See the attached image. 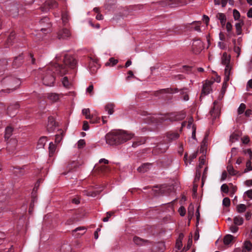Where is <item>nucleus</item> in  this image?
Segmentation results:
<instances>
[{"label":"nucleus","instance_id":"nucleus-1","mask_svg":"<svg viewBox=\"0 0 252 252\" xmlns=\"http://www.w3.org/2000/svg\"><path fill=\"white\" fill-rule=\"evenodd\" d=\"M134 134L126 131L118 130L110 132L105 136L106 142L110 145H119L131 139Z\"/></svg>","mask_w":252,"mask_h":252},{"label":"nucleus","instance_id":"nucleus-2","mask_svg":"<svg viewBox=\"0 0 252 252\" xmlns=\"http://www.w3.org/2000/svg\"><path fill=\"white\" fill-rule=\"evenodd\" d=\"M1 83L3 86L7 87L6 89L1 90V92L9 93L19 88L21 84V81L14 76L9 75L3 78Z\"/></svg>","mask_w":252,"mask_h":252},{"label":"nucleus","instance_id":"nucleus-3","mask_svg":"<svg viewBox=\"0 0 252 252\" xmlns=\"http://www.w3.org/2000/svg\"><path fill=\"white\" fill-rule=\"evenodd\" d=\"M76 64L77 61L73 57L66 54L64 56L63 65L56 64L55 65L56 67V70L59 72L61 75H63L67 72L66 67L73 69L76 67Z\"/></svg>","mask_w":252,"mask_h":252},{"label":"nucleus","instance_id":"nucleus-4","mask_svg":"<svg viewBox=\"0 0 252 252\" xmlns=\"http://www.w3.org/2000/svg\"><path fill=\"white\" fill-rule=\"evenodd\" d=\"M56 69L55 65L51 66L46 69L42 74V81L44 85L47 86L53 85L55 78L54 75V70Z\"/></svg>","mask_w":252,"mask_h":252},{"label":"nucleus","instance_id":"nucleus-5","mask_svg":"<svg viewBox=\"0 0 252 252\" xmlns=\"http://www.w3.org/2000/svg\"><path fill=\"white\" fill-rule=\"evenodd\" d=\"M180 94L181 95H182V97L183 99L185 101H188L189 99V90L188 88H184L180 90ZM160 92L161 93H167V94H173V93H176L179 92V90L178 88H166L164 89L160 90Z\"/></svg>","mask_w":252,"mask_h":252},{"label":"nucleus","instance_id":"nucleus-6","mask_svg":"<svg viewBox=\"0 0 252 252\" xmlns=\"http://www.w3.org/2000/svg\"><path fill=\"white\" fill-rule=\"evenodd\" d=\"M213 107L210 111V114L212 119L214 121L217 118H219L220 114V105L217 100L213 103Z\"/></svg>","mask_w":252,"mask_h":252},{"label":"nucleus","instance_id":"nucleus-7","mask_svg":"<svg viewBox=\"0 0 252 252\" xmlns=\"http://www.w3.org/2000/svg\"><path fill=\"white\" fill-rule=\"evenodd\" d=\"M169 148L168 143L165 141L158 143L156 147H155L152 151V152L155 155H158L160 154L164 153Z\"/></svg>","mask_w":252,"mask_h":252},{"label":"nucleus","instance_id":"nucleus-8","mask_svg":"<svg viewBox=\"0 0 252 252\" xmlns=\"http://www.w3.org/2000/svg\"><path fill=\"white\" fill-rule=\"evenodd\" d=\"M58 7V2L55 0H46L43 6L40 7V9L43 12H47L49 9H55Z\"/></svg>","mask_w":252,"mask_h":252},{"label":"nucleus","instance_id":"nucleus-9","mask_svg":"<svg viewBox=\"0 0 252 252\" xmlns=\"http://www.w3.org/2000/svg\"><path fill=\"white\" fill-rule=\"evenodd\" d=\"M214 81L206 80L203 84L201 95L200 97L201 98L206 95H208L212 91L211 86L213 84Z\"/></svg>","mask_w":252,"mask_h":252},{"label":"nucleus","instance_id":"nucleus-10","mask_svg":"<svg viewBox=\"0 0 252 252\" xmlns=\"http://www.w3.org/2000/svg\"><path fill=\"white\" fill-rule=\"evenodd\" d=\"M82 164L83 162H79L78 161H71L68 162L66 166L65 171L63 172L62 174L63 175H66L68 173L73 171L74 169L77 168V167L81 165Z\"/></svg>","mask_w":252,"mask_h":252},{"label":"nucleus","instance_id":"nucleus-11","mask_svg":"<svg viewBox=\"0 0 252 252\" xmlns=\"http://www.w3.org/2000/svg\"><path fill=\"white\" fill-rule=\"evenodd\" d=\"M41 26V31L43 32L49 31V29L51 26V23L49 22V19L47 17H45L39 21Z\"/></svg>","mask_w":252,"mask_h":252},{"label":"nucleus","instance_id":"nucleus-12","mask_svg":"<svg viewBox=\"0 0 252 252\" xmlns=\"http://www.w3.org/2000/svg\"><path fill=\"white\" fill-rule=\"evenodd\" d=\"M186 116V113L183 111H181L170 114L168 119H169L171 121H178L183 120Z\"/></svg>","mask_w":252,"mask_h":252},{"label":"nucleus","instance_id":"nucleus-13","mask_svg":"<svg viewBox=\"0 0 252 252\" xmlns=\"http://www.w3.org/2000/svg\"><path fill=\"white\" fill-rule=\"evenodd\" d=\"M203 48L202 43L200 40H194L192 43V49L195 54H197L200 52Z\"/></svg>","mask_w":252,"mask_h":252},{"label":"nucleus","instance_id":"nucleus-14","mask_svg":"<svg viewBox=\"0 0 252 252\" xmlns=\"http://www.w3.org/2000/svg\"><path fill=\"white\" fill-rule=\"evenodd\" d=\"M184 0H166L164 1L165 4L170 7H174L184 4Z\"/></svg>","mask_w":252,"mask_h":252},{"label":"nucleus","instance_id":"nucleus-15","mask_svg":"<svg viewBox=\"0 0 252 252\" xmlns=\"http://www.w3.org/2000/svg\"><path fill=\"white\" fill-rule=\"evenodd\" d=\"M19 108V104L17 103L10 105L7 108L8 114L10 117H14L16 113L17 110Z\"/></svg>","mask_w":252,"mask_h":252},{"label":"nucleus","instance_id":"nucleus-16","mask_svg":"<svg viewBox=\"0 0 252 252\" xmlns=\"http://www.w3.org/2000/svg\"><path fill=\"white\" fill-rule=\"evenodd\" d=\"M99 67V65L97 63V61L91 59L89 64L90 72L93 74L95 73Z\"/></svg>","mask_w":252,"mask_h":252},{"label":"nucleus","instance_id":"nucleus-17","mask_svg":"<svg viewBox=\"0 0 252 252\" xmlns=\"http://www.w3.org/2000/svg\"><path fill=\"white\" fill-rule=\"evenodd\" d=\"M18 141L16 139H10L7 143V149L9 152L13 153L17 146Z\"/></svg>","mask_w":252,"mask_h":252},{"label":"nucleus","instance_id":"nucleus-18","mask_svg":"<svg viewBox=\"0 0 252 252\" xmlns=\"http://www.w3.org/2000/svg\"><path fill=\"white\" fill-rule=\"evenodd\" d=\"M230 56L228 55L227 53H223L221 58V64L225 66L232 65V64L230 63Z\"/></svg>","mask_w":252,"mask_h":252},{"label":"nucleus","instance_id":"nucleus-19","mask_svg":"<svg viewBox=\"0 0 252 252\" xmlns=\"http://www.w3.org/2000/svg\"><path fill=\"white\" fill-rule=\"evenodd\" d=\"M71 34L69 31L66 28L63 29L59 31L58 33V37L59 39H64L70 36Z\"/></svg>","mask_w":252,"mask_h":252},{"label":"nucleus","instance_id":"nucleus-20","mask_svg":"<svg viewBox=\"0 0 252 252\" xmlns=\"http://www.w3.org/2000/svg\"><path fill=\"white\" fill-rule=\"evenodd\" d=\"M56 126L55 120L52 116L48 117V124L47 126V129L48 131L51 132L54 130V128Z\"/></svg>","mask_w":252,"mask_h":252},{"label":"nucleus","instance_id":"nucleus-21","mask_svg":"<svg viewBox=\"0 0 252 252\" xmlns=\"http://www.w3.org/2000/svg\"><path fill=\"white\" fill-rule=\"evenodd\" d=\"M233 65L225 66L224 72V79L226 81H229L230 80V76L233 73Z\"/></svg>","mask_w":252,"mask_h":252},{"label":"nucleus","instance_id":"nucleus-22","mask_svg":"<svg viewBox=\"0 0 252 252\" xmlns=\"http://www.w3.org/2000/svg\"><path fill=\"white\" fill-rule=\"evenodd\" d=\"M24 62V58L22 54L14 58L12 65L14 68H17L20 66Z\"/></svg>","mask_w":252,"mask_h":252},{"label":"nucleus","instance_id":"nucleus-23","mask_svg":"<svg viewBox=\"0 0 252 252\" xmlns=\"http://www.w3.org/2000/svg\"><path fill=\"white\" fill-rule=\"evenodd\" d=\"M179 136V134L175 132L170 131L166 133V138L169 142L177 139Z\"/></svg>","mask_w":252,"mask_h":252},{"label":"nucleus","instance_id":"nucleus-24","mask_svg":"<svg viewBox=\"0 0 252 252\" xmlns=\"http://www.w3.org/2000/svg\"><path fill=\"white\" fill-rule=\"evenodd\" d=\"M63 96V94H62L50 93L48 94L47 98L52 102H56Z\"/></svg>","mask_w":252,"mask_h":252},{"label":"nucleus","instance_id":"nucleus-25","mask_svg":"<svg viewBox=\"0 0 252 252\" xmlns=\"http://www.w3.org/2000/svg\"><path fill=\"white\" fill-rule=\"evenodd\" d=\"M197 157V152L193 153L189 157V159L188 158V154L186 153L184 155V159L186 165L188 164V163H190L191 161Z\"/></svg>","mask_w":252,"mask_h":252},{"label":"nucleus","instance_id":"nucleus-26","mask_svg":"<svg viewBox=\"0 0 252 252\" xmlns=\"http://www.w3.org/2000/svg\"><path fill=\"white\" fill-rule=\"evenodd\" d=\"M146 141V139L145 137H139L133 142L132 146L133 147L135 148L141 145L145 144Z\"/></svg>","mask_w":252,"mask_h":252},{"label":"nucleus","instance_id":"nucleus-27","mask_svg":"<svg viewBox=\"0 0 252 252\" xmlns=\"http://www.w3.org/2000/svg\"><path fill=\"white\" fill-rule=\"evenodd\" d=\"M133 242L137 245L141 246L144 245L145 243H146L148 241L144 240L140 237H138L137 236H134L133 238Z\"/></svg>","mask_w":252,"mask_h":252},{"label":"nucleus","instance_id":"nucleus-28","mask_svg":"<svg viewBox=\"0 0 252 252\" xmlns=\"http://www.w3.org/2000/svg\"><path fill=\"white\" fill-rule=\"evenodd\" d=\"M151 165L152 164L149 163H144L138 168L137 170L140 172H145L149 169Z\"/></svg>","mask_w":252,"mask_h":252},{"label":"nucleus","instance_id":"nucleus-29","mask_svg":"<svg viewBox=\"0 0 252 252\" xmlns=\"http://www.w3.org/2000/svg\"><path fill=\"white\" fill-rule=\"evenodd\" d=\"M244 25V23L243 21L236 23L235 27L236 29V34L237 35H240L242 32V27Z\"/></svg>","mask_w":252,"mask_h":252},{"label":"nucleus","instance_id":"nucleus-30","mask_svg":"<svg viewBox=\"0 0 252 252\" xmlns=\"http://www.w3.org/2000/svg\"><path fill=\"white\" fill-rule=\"evenodd\" d=\"M15 38V33L14 32H11L8 36L6 42V47H7L12 44L13 40Z\"/></svg>","mask_w":252,"mask_h":252},{"label":"nucleus","instance_id":"nucleus-31","mask_svg":"<svg viewBox=\"0 0 252 252\" xmlns=\"http://www.w3.org/2000/svg\"><path fill=\"white\" fill-rule=\"evenodd\" d=\"M226 168L228 173L231 176L236 175L238 172L237 171L234 169L233 166L230 163V160L228 162V164Z\"/></svg>","mask_w":252,"mask_h":252},{"label":"nucleus","instance_id":"nucleus-32","mask_svg":"<svg viewBox=\"0 0 252 252\" xmlns=\"http://www.w3.org/2000/svg\"><path fill=\"white\" fill-rule=\"evenodd\" d=\"M208 135L206 134L201 143V147L200 149V153H204V151L206 149L207 143L208 141Z\"/></svg>","mask_w":252,"mask_h":252},{"label":"nucleus","instance_id":"nucleus-33","mask_svg":"<svg viewBox=\"0 0 252 252\" xmlns=\"http://www.w3.org/2000/svg\"><path fill=\"white\" fill-rule=\"evenodd\" d=\"M217 18L220 20V24L223 27L226 23V18L224 14L222 13H219L217 15Z\"/></svg>","mask_w":252,"mask_h":252},{"label":"nucleus","instance_id":"nucleus-34","mask_svg":"<svg viewBox=\"0 0 252 252\" xmlns=\"http://www.w3.org/2000/svg\"><path fill=\"white\" fill-rule=\"evenodd\" d=\"M114 107L115 104L114 103H108L105 106V109L109 115H112L114 112Z\"/></svg>","mask_w":252,"mask_h":252},{"label":"nucleus","instance_id":"nucleus-35","mask_svg":"<svg viewBox=\"0 0 252 252\" xmlns=\"http://www.w3.org/2000/svg\"><path fill=\"white\" fill-rule=\"evenodd\" d=\"M70 18L68 12V11H64L62 12V19L63 21V23L65 25L69 21Z\"/></svg>","mask_w":252,"mask_h":252},{"label":"nucleus","instance_id":"nucleus-36","mask_svg":"<svg viewBox=\"0 0 252 252\" xmlns=\"http://www.w3.org/2000/svg\"><path fill=\"white\" fill-rule=\"evenodd\" d=\"M90 120V123L91 124H97L100 122V118L96 114H92Z\"/></svg>","mask_w":252,"mask_h":252},{"label":"nucleus","instance_id":"nucleus-37","mask_svg":"<svg viewBox=\"0 0 252 252\" xmlns=\"http://www.w3.org/2000/svg\"><path fill=\"white\" fill-rule=\"evenodd\" d=\"M234 237L230 235L227 234L223 238V243L225 245H228L232 241Z\"/></svg>","mask_w":252,"mask_h":252},{"label":"nucleus","instance_id":"nucleus-38","mask_svg":"<svg viewBox=\"0 0 252 252\" xmlns=\"http://www.w3.org/2000/svg\"><path fill=\"white\" fill-rule=\"evenodd\" d=\"M62 84L63 86L67 89H69L72 86V83L69 82L67 77H64L62 80Z\"/></svg>","mask_w":252,"mask_h":252},{"label":"nucleus","instance_id":"nucleus-39","mask_svg":"<svg viewBox=\"0 0 252 252\" xmlns=\"http://www.w3.org/2000/svg\"><path fill=\"white\" fill-rule=\"evenodd\" d=\"M56 147L52 142L50 143L49 146V155L52 157L55 153Z\"/></svg>","mask_w":252,"mask_h":252},{"label":"nucleus","instance_id":"nucleus-40","mask_svg":"<svg viewBox=\"0 0 252 252\" xmlns=\"http://www.w3.org/2000/svg\"><path fill=\"white\" fill-rule=\"evenodd\" d=\"M13 132V128L10 126H7L5 131L4 137L5 139L8 140L10 136L12 135Z\"/></svg>","mask_w":252,"mask_h":252},{"label":"nucleus","instance_id":"nucleus-41","mask_svg":"<svg viewBox=\"0 0 252 252\" xmlns=\"http://www.w3.org/2000/svg\"><path fill=\"white\" fill-rule=\"evenodd\" d=\"M64 135V132L62 129L59 130V133L57 134L55 137V142L59 143L62 140L63 137Z\"/></svg>","mask_w":252,"mask_h":252},{"label":"nucleus","instance_id":"nucleus-42","mask_svg":"<svg viewBox=\"0 0 252 252\" xmlns=\"http://www.w3.org/2000/svg\"><path fill=\"white\" fill-rule=\"evenodd\" d=\"M8 10L9 11L10 15L13 17L16 16L18 13V9L16 6H13Z\"/></svg>","mask_w":252,"mask_h":252},{"label":"nucleus","instance_id":"nucleus-43","mask_svg":"<svg viewBox=\"0 0 252 252\" xmlns=\"http://www.w3.org/2000/svg\"><path fill=\"white\" fill-rule=\"evenodd\" d=\"M246 206L243 204H240L236 206V210L239 213H242L246 211Z\"/></svg>","mask_w":252,"mask_h":252},{"label":"nucleus","instance_id":"nucleus-44","mask_svg":"<svg viewBox=\"0 0 252 252\" xmlns=\"http://www.w3.org/2000/svg\"><path fill=\"white\" fill-rule=\"evenodd\" d=\"M46 142V139L45 137H41L37 143V146L38 147V148H43L45 146Z\"/></svg>","mask_w":252,"mask_h":252},{"label":"nucleus","instance_id":"nucleus-45","mask_svg":"<svg viewBox=\"0 0 252 252\" xmlns=\"http://www.w3.org/2000/svg\"><path fill=\"white\" fill-rule=\"evenodd\" d=\"M243 219L241 217L236 216L234 218V223L235 225H242L243 223Z\"/></svg>","mask_w":252,"mask_h":252},{"label":"nucleus","instance_id":"nucleus-46","mask_svg":"<svg viewBox=\"0 0 252 252\" xmlns=\"http://www.w3.org/2000/svg\"><path fill=\"white\" fill-rule=\"evenodd\" d=\"M243 248L248 251H251L252 250V243L250 241H246L243 244Z\"/></svg>","mask_w":252,"mask_h":252},{"label":"nucleus","instance_id":"nucleus-47","mask_svg":"<svg viewBox=\"0 0 252 252\" xmlns=\"http://www.w3.org/2000/svg\"><path fill=\"white\" fill-rule=\"evenodd\" d=\"M252 170V161L251 159H249L246 162V168L244 171V173H247L249 171Z\"/></svg>","mask_w":252,"mask_h":252},{"label":"nucleus","instance_id":"nucleus-48","mask_svg":"<svg viewBox=\"0 0 252 252\" xmlns=\"http://www.w3.org/2000/svg\"><path fill=\"white\" fill-rule=\"evenodd\" d=\"M82 114L85 116L87 119H90L91 117V111L89 108H85L82 110Z\"/></svg>","mask_w":252,"mask_h":252},{"label":"nucleus","instance_id":"nucleus-49","mask_svg":"<svg viewBox=\"0 0 252 252\" xmlns=\"http://www.w3.org/2000/svg\"><path fill=\"white\" fill-rule=\"evenodd\" d=\"M118 63V60L115 59L114 58H110L108 62L105 63L106 66H108L111 64V66L116 65Z\"/></svg>","mask_w":252,"mask_h":252},{"label":"nucleus","instance_id":"nucleus-50","mask_svg":"<svg viewBox=\"0 0 252 252\" xmlns=\"http://www.w3.org/2000/svg\"><path fill=\"white\" fill-rule=\"evenodd\" d=\"M239 135L235 132L232 133L230 136V141L233 143L238 140Z\"/></svg>","mask_w":252,"mask_h":252},{"label":"nucleus","instance_id":"nucleus-51","mask_svg":"<svg viewBox=\"0 0 252 252\" xmlns=\"http://www.w3.org/2000/svg\"><path fill=\"white\" fill-rule=\"evenodd\" d=\"M246 107V105L244 103H241L238 109V114L240 115L243 114L245 111Z\"/></svg>","mask_w":252,"mask_h":252},{"label":"nucleus","instance_id":"nucleus-52","mask_svg":"<svg viewBox=\"0 0 252 252\" xmlns=\"http://www.w3.org/2000/svg\"><path fill=\"white\" fill-rule=\"evenodd\" d=\"M205 156H202L199 158V163L197 168L199 169H201L202 167V166L205 164Z\"/></svg>","mask_w":252,"mask_h":252},{"label":"nucleus","instance_id":"nucleus-53","mask_svg":"<svg viewBox=\"0 0 252 252\" xmlns=\"http://www.w3.org/2000/svg\"><path fill=\"white\" fill-rule=\"evenodd\" d=\"M222 204L225 207H229L230 205V200L228 197H225L222 201Z\"/></svg>","mask_w":252,"mask_h":252},{"label":"nucleus","instance_id":"nucleus-54","mask_svg":"<svg viewBox=\"0 0 252 252\" xmlns=\"http://www.w3.org/2000/svg\"><path fill=\"white\" fill-rule=\"evenodd\" d=\"M197 24L195 27L194 28V30L197 32H200V25H201V22L200 21H194L191 24Z\"/></svg>","mask_w":252,"mask_h":252},{"label":"nucleus","instance_id":"nucleus-55","mask_svg":"<svg viewBox=\"0 0 252 252\" xmlns=\"http://www.w3.org/2000/svg\"><path fill=\"white\" fill-rule=\"evenodd\" d=\"M233 14L234 19L235 20H238L239 19V18L240 17V14L237 10L234 9L233 11Z\"/></svg>","mask_w":252,"mask_h":252},{"label":"nucleus","instance_id":"nucleus-56","mask_svg":"<svg viewBox=\"0 0 252 252\" xmlns=\"http://www.w3.org/2000/svg\"><path fill=\"white\" fill-rule=\"evenodd\" d=\"M86 144V142L84 139H80L78 141L77 146L79 149L83 148Z\"/></svg>","mask_w":252,"mask_h":252},{"label":"nucleus","instance_id":"nucleus-57","mask_svg":"<svg viewBox=\"0 0 252 252\" xmlns=\"http://www.w3.org/2000/svg\"><path fill=\"white\" fill-rule=\"evenodd\" d=\"M221 190L224 193H228L229 188L226 184H223L221 187Z\"/></svg>","mask_w":252,"mask_h":252},{"label":"nucleus","instance_id":"nucleus-58","mask_svg":"<svg viewBox=\"0 0 252 252\" xmlns=\"http://www.w3.org/2000/svg\"><path fill=\"white\" fill-rule=\"evenodd\" d=\"M94 86L92 84L90 85L87 89V93H89L90 95H92L94 94Z\"/></svg>","mask_w":252,"mask_h":252},{"label":"nucleus","instance_id":"nucleus-59","mask_svg":"<svg viewBox=\"0 0 252 252\" xmlns=\"http://www.w3.org/2000/svg\"><path fill=\"white\" fill-rule=\"evenodd\" d=\"M201 176V171L200 169L198 168H196V174H195V180H199Z\"/></svg>","mask_w":252,"mask_h":252},{"label":"nucleus","instance_id":"nucleus-60","mask_svg":"<svg viewBox=\"0 0 252 252\" xmlns=\"http://www.w3.org/2000/svg\"><path fill=\"white\" fill-rule=\"evenodd\" d=\"M228 81H226L225 79H224L223 84H222V91H221L222 93H225V90L228 86L227 82Z\"/></svg>","mask_w":252,"mask_h":252},{"label":"nucleus","instance_id":"nucleus-61","mask_svg":"<svg viewBox=\"0 0 252 252\" xmlns=\"http://www.w3.org/2000/svg\"><path fill=\"white\" fill-rule=\"evenodd\" d=\"M179 212L181 216H184L186 214V209L183 206H181L179 209Z\"/></svg>","mask_w":252,"mask_h":252},{"label":"nucleus","instance_id":"nucleus-62","mask_svg":"<svg viewBox=\"0 0 252 252\" xmlns=\"http://www.w3.org/2000/svg\"><path fill=\"white\" fill-rule=\"evenodd\" d=\"M229 229L232 232L235 233L238 231V227L235 224L232 225L230 226Z\"/></svg>","mask_w":252,"mask_h":252},{"label":"nucleus","instance_id":"nucleus-63","mask_svg":"<svg viewBox=\"0 0 252 252\" xmlns=\"http://www.w3.org/2000/svg\"><path fill=\"white\" fill-rule=\"evenodd\" d=\"M82 129L85 131L88 130L89 129V126L87 121H85L83 122Z\"/></svg>","mask_w":252,"mask_h":252},{"label":"nucleus","instance_id":"nucleus-64","mask_svg":"<svg viewBox=\"0 0 252 252\" xmlns=\"http://www.w3.org/2000/svg\"><path fill=\"white\" fill-rule=\"evenodd\" d=\"M226 29L227 31L228 32H231L232 29V26L230 22H227L226 24Z\"/></svg>","mask_w":252,"mask_h":252}]
</instances>
